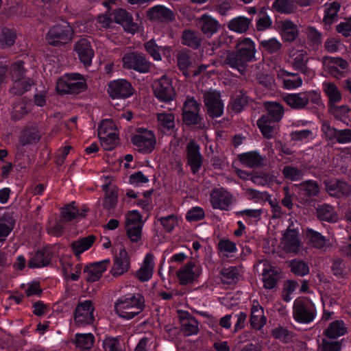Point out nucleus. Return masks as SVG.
I'll return each mask as SVG.
<instances>
[{
	"label": "nucleus",
	"mask_w": 351,
	"mask_h": 351,
	"mask_svg": "<svg viewBox=\"0 0 351 351\" xmlns=\"http://www.w3.org/2000/svg\"><path fill=\"white\" fill-rule=\"evenodd\" d=\"M199 105L193 97H187L183 107L182 118L187 125L199 123L201 117L199 115Z\"/></svg>",
	"instance_id": "f3484780"
},
{
	"label": "nucleus",
	"mask_w": 351,
	"mask_h": 351,
	"mask_svg": "<svg viewBox=\"0 0 351 351\" xmlns=\"http://www.w3.org/2000/svg\"><path fill=\"white\" fill-rule=\"evenodd\" d=\"M75 51L85 66H90L94 57V51L90 41L86 38L80 39L75 45Z\"/></svg>",
	"instance_id": "a211bd4d"
},
{
	"label": "nucleus",
	"mask_w": 351,
	"mask_h": 351,
	"mask_svg": "<svg viewBox=\"0 0 351 351\" xmlns=\"http://www.w3.org/2000/svg\"><path fill=\"white\" fill-rule=\"evenodd\" d=\"M33 84L31 79L23 77L13 81V84L10 92L14 95H21L29 90Z\"/></svg>",
	"instance_id": "de8ad7c7"
},
{
	"label": "nucleus",
	"mask_w": 351,
	"mask_h": 351,
	"mask_svg": "<svg viewBox=\"0 0 351 351\" xmlns=\"http://www.w3.org/2000/svg\"><path fill=\"white\" fill-rule=\"evenodd\" d=\"M224 64L230 67L237 69L240 73L243 74L246 70L249 61L236 51H227L224 58Z\"/></svg>",
	"instance_id": "cd10ccee"
},
{
	"label": "nucleus",
	"mask_w": 351,
	"mask_h": 351,
	"mask_svg": "<svg viewBox=\"0 0 351 351\" xmlns=\"http://www.w3.org/2000/svg\"><path fill=\"white\" fill-rule=\"evenodd\" d=\"M62 271L66 278H69L73 281L77 280L82 273V266L80 264L73 265L69 261H63Z\"/></svg>",
	"instance_id": "49530a36"
},
{
	"label": "nucleus",
	"mask_w": 351,
	"mask_h": 351,
	"mask_svg": "<svg viewBox=\"0 0 351 351\" xmlns=\"http://www.w3.org/2000/svg\"><path fill=\"white\" fill-rule=\"evenodd\" d=\"M132 143L141 152L149 153L154 149L156 138L151 130H143L132 138Z\"/></svg>",
	"instance_id": "ddd939ff"
},
{
	"label": "nucleus",
	"mask_w": 351,
	"mask_h": 351,
	"mask_svg": "<svg viewBox=\"0 0 351 351\" xmlns=\"http://www.w3.org/2000/svg\"><path fill=\"white\" fill-rule=\"evenodd\" d=\"M232 199V195L224 188L214 189L210 194V202L215 209L227 210Z\"/></svg>",
	"instance_id": "4468645a"
},
{
	"label": "nucleus",
	"mask_w": 351,
	"mask_h": 351,
	"mask_svg": "<svg viewBox=\"0 0 351 351\" xmlns=\"http://www.w3.org/2000/svg\"><path fill=\"white\" fill-rule=\"evenodd\" d=\"M123 67L134 69L140 73L149 71L151 63L147 60L145 56L138 53H126L122 58Z\"/></svg>",
	"instance_id": "9d476101"
},
{
	"label": "nucleus",
	"mask_w": 351,
	"mask_h": 351,
	"mask_svg": "<svg viewBox=\"0 0 351 351\" xmlns=\"http://www.w3.org/2000/svg\"><path fill=\"white\" fill-rule=\"evenodd\" d=\"M323 64L328 71L335 77H341L343 70L348 67V62L341 58L324 57Z\"/></svg>",
	"instance_id": "bb28decb"
},
{
	"label": "nucleus",
	"mask_w": 351,
	"mask_h": 351,
	"mask_svg": "<svg viewBox=\"0 0 351 351\" xmlns=\"http://www.w3.org/2000/svg\"><path fill=\"white\" fill-rule=\"evenodd\" d=\"M144 47L146 51L154 58V60L156 61H159L162 59L160 53V50L163 49L165 50H168V52L170 51V49L169 47H161L158 46L155 40L153 39L145 43L144 44Z\"/></svg>",
	"instance_id": "bf43d9fd"
},
{
	"label": "nucleus",
	"mask_w": 351,
	"mask_h": 351,
	"mask_svg": "<svg viewBox=\"0 0 351 351\" xmlns=\"http://www.w3.org/2000/svg\"><path fill=\"white\" fill-rule=\"evenodd\" d=\"M56 88L61 95L77 94L86 90V83L81 74L67 73L58 80Z\"/></svg>",
	"instance_id": "f03ea898"
},
{
	"label": "nucleus",
	"mask_w": 351,
	"mask_h": 351,
	"mask_svg": "<svg viewBox=\"0 0 351 351\" xmlns=\"http://www.w3.org/2000/svg\"><path fill=\"white\" fill-rule=\"evenodd\" d=\"M271 8L278 13L284 14H293L298 10L293 0H275L271 4Z\"/></svg>",
	"instance_id": "a19ab883"
},
{
	"label": "nucleus",
	"mask_w": 351,
	"mask_h": 351,
	"mask_svg": "<svg viewBox=\"0 0 351 351\" xmlns=\"http://www.w3.org/2000/svg\"><path fill=\"white\" fill-rule=\"evenodd\" d=\"M187 160L191 171L193 174L197 173L200 169L203 159L199 152V146L193 141L187 145Z\"/></svg>",
	"instance_id": "412c9836"
},
{
	"label": "nucleus",
	"mask_w": 351,
	"mask_h": 351,
	"mask_svg": "<svg viewBox=\"0 0 351 351\" xmlns=\"http://www.w3.org/2000/svg\"><path fill=\"white\" fill-rule=\"evenodd\" d=\"M260 45L269 53H278L282 48V44L276 38L261 40Z\"/></svg>",
	"instance_id": "4d7b16f0"
},
{
	"label": "nucleus",
	"mask_w": 351,
	"mask_h": 351,
	"mask_svg": "<svg viewBox=\"0 0 351 351\" xmlns=\"http://www.w3.org/2000/svg\"><path fill=\"white\" fill-rule=\"evenodd\" d=\"M108 92L112 98L125 99L132 95L133 88L127 80L119 79L109 83Z\"/></svg>",
	"instance_id": "2eb2a0df"
},
{
	"label": "nucleus",
	"mask_w": 351,
	"mask_h": 351,
	"mask_svg": "<svg viewBox=\"0 0 351 351\" xmlns=\"http://www.w3.org/2000/svg\"><path fill=\"white\" fill-rule=\"evenodd\" d=\"M158 128L165 134H172L175 131V116L173 113L157 114Z\"/></svg>",
	"instance_id": "c9c22d12"
},
{
	"label": "nucleus",
	"mask_w": 351,
	"mask_h": 351,
	"mask_svg": "<svg viewBox=\"0 0 351 351\" xmlns=\"http://www.w3.org/2000/svg\"><path fill=\"white\" fill-rule=\"evenodd\" d=\"M202 268L195 262L190 261L181 267L176 272L179 283L186 285L193 283L201 276Z\"/></svg>",
	"instance_id": "6e6552de"
},
{
	"label": "nucleus",
	"mask_w": 351,
	"mask_h": 351,
	"mask_svg": "<svg viewBox=\"0 0 351 351\" xmlns=\"http://www.w3.org/2000/svg\"><path fill=\"white\" fill-rule=\"evenodd\" d=\"M264 106L268 112V116L273 122H278L281 120L284 114L283 106L274 101H267L264 103Z\"/></svg>",
	"instance_id": "a18cd8bd"
},
{
	"label": "nucleus",
	"mask_w": 351,
	"mask_h": 351,
	"mask_svg": "<svg viewBox=\"0 0 351 351\" xmlns=\"http://www.w3.org/2000/svg\"><path fill=\"white\" fill-rule=\"evenodd\" d=\"M73 30L69 23L62 21L53 25L47 32L46 40L48 44L53 46H60L70 42L72 40Z\"/></svg>",
	"instance_id": "39448f33"
},
{
	"label": "nucleus",
	"mask_w": 351,
	"mask_h": 351,
	"mask_svg": "<svg viewBox=\"0 0 351 351\" xmlns=\"http://www.w3.org/2000/svg\"><path fill=\"white\" fill-rule=\"evenodd\" d=\"M282 174L286 179L291 181H298L302 179L304 173L295 167L287 165L282 169Z\"/></svg>",
	"instance_id": "e2e57ef3"
},
{
	"label": "nucleus",
	"mask_w": 351,
	"mask_h": 351,
	"mask_svg": "<svg viewBox=\"0 0 351 351\" xmlns=\"http://www.w3.org/2000/svg\"><path fill=\"white\" fill-rule=\"evenodd\" d=\"M117 134L114 123L111 119L104 120L98 129L99 138H105L106 136Z\"/></svg>",
	"instance_id": "864d4df0"
},
{
	"label": "nucleus",
	"mask_w": 351,
	"mask_h": 351,
	"mask_svg": "<svg viewBox=\"0 0 351 351\" xmlns=\"http://www.w3.org/2000/svg\"><path fill=\"white\" fill-rule=\"evenodd\" d=\"M51 261V254L48 251H38L29 260L30 268L43 267L48 265Z\"/></svg>",
	"instance_id": "37998d69"
},
{
	"label": "nucleus",
	"mask_w": 351,
	"mask_h": 351,
	"mask_svg": "<svg viewBox=\"0 0 351 351\" xmlns=\"http://www.w3.org/2000/svg\"><path fill=\"white\" fill-rule=\"evenodd\" d=\"M251 23L250 19L240 16L230 20L228 24V28L230 31L242 34L248 30Z\"/></svg>",
	"instance_id": "ea45409f"
},
{
	"label": "nucleus",
	"mask_w": 351,
	"mask_h": 351,
	"mask_svg": "<svg viewBox=\"0 0 351 351\" xmlns=\"http://www.w3.org/2000/svg\"><path fill=\"white\" fill-rule=\"evenodd\" d=\"M281 245L283 250L287 253H299L302 247V241L298 231L293 228L292 226H289L283 234Z\"/></svg>",
	"instance_id": "f8f14e48"
},
{
	"label": "nucleus",
	"mask_w": 351,
	"mask_h": 351,
	"mask_svg": "<svg viewBox=\"0 0 351 351\" xmlns=\"http://www.w3.org/2000/svg\"><path fill=\"white\" fill-rule=\"evenodd\" d=\"M145 308V300L139 293L128 294L119 298L114 303L115 313L121 318L131 319Z\"/></svg>",
	"instance_id": "f257e3e1"
},
{
	"label": "nucleus",
	"mask_w": 351,
	"mask_h": 351,
	"mask_svg": "<svg viewBox=\"0 0 351 351\" xmlns=\"http://www.w3.org/2000/svg\"><path fill=\"white\" fill-rule=\"evenodd\" d=\"M203 98L210 117H219L222 115L223 104L219 92L209 90L204 93Z\"/></svg>",
	"instance_id": "9b49d317"
},
{
	"label": "nucleus",
	"mask_w": 351,
	"mask_h": 351,
	"mask_svg": "<svg viewBox=\"0 0 351 351\" xmlns=\"http://www.w3.org/2000/svg\"><path fill=\"white\" fill-rule=\"evenodd\" d=\"M240 162L250 168L260 167L264 165L265 158L257 152L243 153L239 156Z\"/></svg>",
	"instance_id": "72a5a7b5"
},
{
	"label": "nucleus",
	"mask_w": 351,
	"mask_h": 351,
	"mask_svg": "<svg viewBox=\"0 0 351 351\" xmlns=\"http://www.w3.org/2000/svg\"><path fill=\"white\" fill-rule=\"evenodd\" d=\"M147 17L150 21L161 22L172 21L175 19L173 12L169 8L157 5L149 8L147 12Z\"/></svg>",
	"instance_id": "b1692460"
},
{
	"label": "nucleus",
	"mask_w": 351,
	"mask_h": 351,
	"mask_svg": "<svg viewBox=\"0 0 351 351\" xmlns=\"http://www.w3.org/2000/svg\"><path fill=\"white\" fill-rule=\"evenodd\" d=\"M202 38L199 32L191 29H186L182 32L181 43L182 45L196 49L201 45Z\"/></svg>",
	"instance_id": "f704fd0d"
},
{
	"label": "nucleus",
	"mask_w": 351,
	"mask_h": 351,
	"mask_svg": "<svg viewBox=\"0 0 351 351\" xmlns=\"http://www.w3.org/2000/svg\"><path fill=\"white\" fill-rule=\"evenodd\" d=\"M154 268V256L152 253H147L143 261L140 269L136 271V276L142 282L149 280Z\"/></svg>",
	"instance_id": "c756f323"
},
{
	"label": "nucleus",
	"mask_w": 351,
	"mask_h": 351,
	"mask_svg": "<svg viewBox=\"0 0 351 351\" xmlns=\"http://www.w3.org/2000/svg\"><path fill=\"white\" fill-rule=\"evenodd\" d=\"M8 70L12 81L25 77V69H24L23 62L21 60L12 63L8 68Z\"/></svg>",
	"instance_id": "052dcab7"
},
{
	"label": "nucleus",
	"mask_w": 351,
	"mask_h": 351,
	"mask_svg": "<svg viewBox=\"0 0 351 351\" xmlns=\"http://www.w3.org/2000/svg\"><path fill=\"white\" fill-rule=\"evenodd\" d=\"M316 213L319 219L322 221L335 222L337 219L334 208L328 204H323L319 206L316 210Z\"/></svg>",
	"instance_id": "09e8293b"
},
{
	"label": "nucleus",
	"mask_w": 351,
	"mask_h": 351,
	"mask_svg": "<svg viewBox=\"0 0 351 351\" xmlns=\"http://www.w3.org/2000/svg\"><path fill=\"white\" fill-rule=\"evenodd\" d=\"M278 269L268 263L264 264L262 273L263 287L266 289H272L276 287L278 279Z\"/></svg>",
	"instance_id": "2f4dec72"
},
{
	"label": "nucleus",
	"mask_w": 351,
	"mask_h": 351,
	"mask_svg": "<svg viewBox=\"0 0 351 351\" xmlns=\"http://www.w3.org/2000/svg\"><path fill=\"white\" fill-rule=\"evenodd\" d=\"M330 112L343 122H346L348 119L351 110L347 106H337L335 104L330 106Z\"/></svg>",
	"instance_id": "0e129e2a"
},
{
	"label": "nucleus",
	"mask_w": 351,
	"mask_h": 351,
	"mask_svg": "<svg viewBox=\"0 0 351 351\" xmlns=\"http://www.w3.org/2000/svg\"><path fill=\"white\" fill-rule=\"evenodd\" d=\"M250 322L252 327L256 330L261 329L267 322L264 309L257 300L252 302Z\"/></svg>",
	"instance_id": "a878e982"
},
{
	"label": "nucleus",
	"mask_w": 351,
	"mask_h": 351,
	"mask_svg": "<svg viewBox=\"0 0 351 351\" xmlns=\"http://www.w3.org/2000/svg\"><path fill=\"white\" fill-rule=\"evenodd\" d=\"M220 276L223 283L230 285L237 281L239 276V271L236 267H230L223 268L220 271Z\"/></svg>",
	"instance_id": "13d9d810"
},
{
	"label": "nucleus",
	"mask_w": 351,
	"mask_h": 351,
	"mask_svg": "<svg viewBox=\"0 0 351 351\" xmlns=\"http://www.w3.org/2000/svg\"><path fill=\"white\" fill-rule=\"evenodd\" d=\"M16 35L10 29L2 28L0 29V45L7 47L12 45L15 41Z\"/></svg>",
	"instance_id": "69168bd1"
},
{
	"label": "nucleus",
	"mask_w": 351,
	"mask_h": 351,
	"mask_svg": "<svg viewBox=\"0 0 351 351\" xmlns=\"http://www.w3.org/2000/svg\"><path fill=\"white\" fill-rule=\"evenodd\" d=\"M95 337L92 333L75 335V345L82 350L90 349L94 343Z\"/></svg>",
	"instance_id": "5fc2aeb1"
},
{
	"label": "nucleus",
	"mask_w": 351,
	"mask_h": 351,
	"mask_svg": "<svg viewBox=\"0 0 351 351\" xmlns=\"http://www.w3.org/2000/svg\"><path fill=\"white\" fill-rule=\"evenodd\" d=\"M114 21L121 25L127 32L134 34L138 29L137 23L133 22L131 14L125 10L119 8L114 10L113 13Z\"/></svg>",
	"instance_id": "aec40b11"
},
{
	"label": "nucleus",
	"mask_w": 351,
	"mask_h": 351,
	"mask_svg": "<svg viewBox=\"0 0 351 351\" xmlns=\"http://www.w3.org/2000/svg\"><path fill=\"white\" fill-rule=\"evenodd\" d=\"M109 264L110 260L106 259L86 267L84 271L88 273L87 280L90 282L98 280L102 276V274L107 269Z\"/></svg>",
	"instance_id": "473e14b6"
},
{
	"label": "nucleus",
	"mask_w": 351,
	"mask_h": 351,
	"mask_svg": "<svg viewBox=\"0 0 351 351\" xmlns=\"http://www.w3.org/2000/svg\"><path fill=\"white\" fill-rule=\"evenodd\" d=\"M323 90L329 100L330 106L341 101V93L338 87L332 82H324Z\"/></svg>",
	"instance_id": "c03bdc74"
},
{
	"label": "nucleus",
	"mask_w": 351,
	"mask_h": 351,
	"mask_svg": "<svg viewBox=\"0 0 351 351\" xmlns=\"http://www.w3.org/2000/svg\"><path fill=\"white\" fill-rule=\"evenodd\" d=\"M236 48L237 51L249 62L254 58L255 44L251 39L248 38L243 39L237 44Z\"/></svg>",
	"instance_id": "e433bc0d"
},
{
	"label": "nucleus",
	"mask_w": 351,
	"mask_h": 351,
	"mask_svg": "<svg viewBox=\"0 0 351 351\" xmlns=\"http://www.w3.org/2000/svg\"><path fill=\"white\" fill-rule=\"evenodd\" d=\"M14 226L12 217L4 215L0 218V242L4 241Z\"/></svg>",
	"instance_id": "603ef678"
},
{
	"label": "nucleus",
	"mask_w": 351,
	"mask_h": 351,
	"mask_svg": "<svg viewBox=\"0 0 351 351\" xmlns=\"http://www.w3.org/2000/svg\"><path fill=\"white\" fill-rule=\"evenodd\" d=\"M280 35L285 42L293 43L299 36V29L292 21L287 19L279 22Z\"/></svg>",
	"instance_id": "393cba45"
},
{
	"label": "nucleus",
	"mask_w": 351,
	"mask_h": 351,
	"mask_svg": "<svg viewBox=\"0 0 351 351\" xmlns=\"http://www.w3.org/2000/svg\"><path fill=\"white\" fill-rule=\"evenodd\" d=\"M158 221L167 232H171L178 226L179 220L176 215H170L167 217L158 218Z\"/></svg>",
	"instance_id": "774afa93"
},
{
	"label": "nucleus",
	"mask_w": 351,
	"mask_h": 351,
	"mask_svg": "<svg viewBox=\"0 0 351 351\" xmlns=\"http://www.w3.org/2000/svg\"><path fill=\"white\" fill-rule=\"evenodd\" d=\"M95 308L91 300H85L77 304L75 313L74 321L77 326H84L93 323Z\"/></svg>",
	"instance_id": "1a4fd4ad"
},
{
	"label": "nucleus",
	"mask_w": 351,
	"mask_h": 351,
	"mask_svg": "<svg viewBox=\"0 0 351 351\" xmlns=\"http://www.w3.org/2000/svg\"><path fill=\"white\" fill-rule=\"evenodd\" d=\"M298 189L297 198L302 203H306L313 197H315L319 193V186L316 181L307 180L301 182L300 184L295 185Z\"/></svg>",
	"instance_id": "dca6fc26"
},
{
	"label": "nucleus",
	"mask_w": 351,
	"mask_h": 351,
	"mask_svg": "<svg viewBox=\"0 0 351 351\" xmlns=\"http://www.w3.org/2000/svg\"><path fill=\"white\" fill-rule=\"evenodd\" d=\"M286 104L293 109H303L309 101L318 108L323 107L321 95L316 90H309L298 93H289L283 97Z\"/></svg>",
	"instance_id": "7ed1b4c3"
},
{
	"label": "nucleus",
	"mask_w": 351,
	"mask_h": 351,
	"mask_svg": "<svg viewBox=\"0 0 351 351\" xmlns=\"http://www.w3.org/2000/svg\"><path fill=\"white\" fill-rule=\"evenodd\" d=\"M307 238L311 243V244L316 248L322 249L325 247L328 243V240L326 239L325 237L322 236L318 232L314 231L313 230H309L307 232Z\"/></svg>",
	"instance_id": "6e6d98bb"
},
{
	"label": "nucleus",
	"mask_w": 351,
	"mask_h": 351,
	"mask_svg": "<svg viewBox=\"0 0 351 351\" xmlns=\"http://www.w3.org/2000/svg\"><path fill=\"white\" fill-rule=\"evenodd\" d=\"M271 121L268 116H262L257 121V125L262 132L263 135L267 138H271L274 137V128L271 125Z\"/></svg>",
	"instance_id": "3c124183"
},
{
	"label": "nucleus",
	"mask_w": 351,
	"mask_h": 351,
	"mask_svg": "<svg viewBox=\"0 0 351 351\" xmlns=\"http://www.w3.org/2000/svg\"><path fill=\"white\" fill-rule=\"evenodd\" d=\"M75 203L73 202L70 204L66 205L62 209V218L66 221H70L78 217H84L86 212V209L80 211L75 206Z\"/></svg>",
	"instance_id": "8fccbe9b"
},
{
	"label": "nucleus",
	"mask_w": 351,
	"mask_h": 351,
	"mask_svg": "<svg viewBox=\"0 0 351 351\" xmlns=\"http://www.w3.org/2000/svg\"><path fill=\"white\" fill-rule=\"evenodd\" d=\"M95 241V237L93 235L77 239L71 244L72 251L76 256H80L82 253L88 250L93 245Z\"/></svg>",
	"instance_id": "79ce46f5"
},
{
	"label": "nucleus",
	"mask_w": 351,
	"mask_h": 351,
	"mask_svg": "<svg viewBox=\"0 0 351 351\" xmlns=\"http://www.w3.org/2000/svg\"><path fill=\"white\" fill-rule=\"evenodd\" d=\"M42 133L36 127L25 128L19 138L20 143L25 146L37 143L41 138Z\"/></svg>",
	"instance_id": "4c0bfd02"
},
{
	"label": "nucleus",
	"mask_w": 351,
	"mask_h": 351,
	"mask_svg": "<svg viewBox=\"0 0 351 351\" xmlns=\"http://www.w3.org/2000/svg\"><path fill=\"white\" fill-rule=\"evenodd\" d=\"M341 8V3L336 1H330L324 5L323 23L326 25H330L338 20V13Z\"/></svg>",
	"instance_id": "7c9ffc66"
},
{
	"label": "nucleus",
	"mask_w": 351,
	"mask_h": 351,
	"mask_svg": "<svg viewBox=\"0 0 351 351\" xmlns=\"http://www.w3.org/2000/svg\"><path fill=\"white\" fill-rule=\"evenodd\" d=\"M177 314L181 324V330L185 335L191 336L198 332V322L189 312L178 310Z\"/></svg>",
	"instance_id": "6ab92c4d"
},
{
	"label": "nucleus",
	"mask_w": 351,
	"mask_h": 351,
	"mask_svg": "<svg viewBox=\"0 0 351 351\" xmlns=\"http://www.w3.org/2000/svg\"><path fill=\"white\" fill-rule=\"evenodd\" d=\"M286 61L294 70L307 75H313V71L307 66L308 57L306 50L291 47L287 51Z\"/></svg>",
	"instance_id": "423d86ee"
},
{
	"label": "nucleus",
	"mask_w": 351,
	"mask_h": 351,
	"mask_svg": "<svg viewBox=\"0 0 351 351\" xmlns=\"http://www.w3.org/2000/svg\"><path fill=\"white\" fill-rule=\"evenodd\" d=\"M153 89L155 97L161 101L169 102L176 97V90L172 85L171 80L166 75L154 81Z\"/></svg>",
	"instance_id": "0eeeda50"
},
{
	"label": "nucleus",
	"mask_w": 351,
	"mask_h": 351,
	"mask_svg": "<svg viewBox=\"0 0 351 351\" xmlns=\"http://www.w3.org/2000/svg\"><path fill=\"white\" fill-rule=\"evenodd\" d=\"M197 26L208 38L217 33L220 27L219 21L208 14H204L197 19Z\"/></svg>",
	"instance_id": "4be33fe9"
},
{
	"label": "nucleus",
	"mask_w": 351,
	"mask_h": 351,
	"mask_svg": "<svg viewBox=\"0 0 351 351\" xmlns=\"http://www.w3.org/2000/svg\"><path fill=\"white\" fill-rule=\"evenodd\" d=\"M326 189L330 195L336 197H348L351 195V186L347 182L340 180L327 182Z\"/></svg>",
	"instance_id": "c85d7f7f"
},
{
	"label": "nucleus",
	"mask_w": 351,
	"mask_h": 351,
	"mask_svg": "<svg viewBox=\"0 0 351 351\" xmlns=\"http://www.w3.org/2000/svg\"><path fill=\"white\" fill-rule=\"evenodd\" d=\"M125 227H143L141 215L136 210H132L125 215Z\"/></svg>",
	"instance_id": "338daca9"
},
{
	"label": "nucleus",
	"mask_w": 351,
	"mask_h": 351,
	"mask_svg": "<svg viewBox=\"0 0 351 351\" xmlns=\"http://www.w3.org/2000/svg\"><path fill=\"white\" fill-rule=\"evenodd\" d=\"M31 104L21 101L15 104L13 106L12 111V117L15 120H19L23 118L27 114L30 109Z\"/></svg>",
	"instance_id": "680f3d73"
},
{
	"label": "nucleus",
	"mask_w": 351,
	"mask_h": 351,
	"mask_svg": "<svg viewBox=\"0 0 351 351\" xmlns=\"http://www.w3.org/2000/svg\"><path fill=\"white\" fill-rule=\"evenodd\" d=\"M129 269L130 258L126 250L122 248L114 258L110 273L113 276H119L126 273Z\"/></svg>",
	"instance_id": "5701e85b"
},
{
	"label": "nucleus",
	"mask_w": 351,
	"mask_h": 351,
	"mask_svg": "<svg viewBox=\"0 0 351 351\" xmlns=\"http://www.w3.org/2000/svg\"><path fill=\"white\" fill-rule=\"evenodd\" d=\"M317 315V311L313 302L307 298H298L293 303V317L302 324L312 322Z\"/></svg>",
	"instance_id": "20e7f679"
},
{
	"label": "nucleus",
	"mask_w": 351,
	"mask_h": 351,
	"mask_svg": "<svg viewBox=\"0 0 351 351\" xmlns=\"http://www.w3.org/2000/svg\"><path fill=\"white\" fill-rule=\"evenodd\" d=\"M347 332V328L342 320L332 322L324 331V335L330 339H337Z\"/></svg>",
	"instance_id": "58836bf2"
}]
</instances>
